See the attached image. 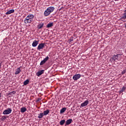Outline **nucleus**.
<instances>
[{"mask_svg":"<svg viewBox=\"0 0 126 126\" xmlns=\"http://www.w3.org/2000/svg\"><path fill=\"white\" fill-rule=\"evenodd\" d=\"M33 18H34V15L33 14L28 15L26 18H25L24 23L26 24H29L33 22Z\"/></svg>","mask_w":126,"mask_h":126,"instance_id":"obj_1","label":"nucleus"},{"mask_svg":"<svg viewBox=\"0 0 126 126\" xmlns=\"http://www.w3.org/2000/svg\"><path fill=\"white\" fill-rule=\"evenodd\" d=\"M55 10V7L50 6L48 7L44 13V16H48L51 14V12H53Z\"/></svg>","mask_w":126,"mask_h":126,"instance_id":"obj_2","label":"nucleus"},{"mask_svg":"<svg viewBox=\"0 0 126 126\" xmlns=\"http://www.w3.org/2000/svg\"><path fill=\"white\" fill-rule=\"evenodd\" d=\"M121 56H122V54H117V55H114L111 58V60H112V61H113V62H115L116 60H117V61H120V60H119V58L121 57Z\"/></svg>","mask_w":126,"mask_h":126,"instance_id":"obj_3","label":"nucleus"},{"mask_svg":"<svg viewBox=\"0 0 126 126\" xmlns=\"http://www.w3.org/2000/svg\"><path fill=\"white\" fill-rule=\"evenodd\" d=\"M11 112H12V110L10 108H8L7 109H5L3 112V115H9V114H11Z\"/></svg>","mask_w":126,"mask_h":126,"instance_id":"obj_4","label":"nucleus"},{"mask_svg":"<svg viewBox=\"0 0 126 126\" xmlns=\"http://www.w3.org/2000/svg\"><path fill=\"white\" fill-rule=\"evenodd\" d=\"M80 77H81L80 74H76L73 76V79L75 81L78 80Z\"/></svg>","mask_w":126,"mask_h":126,"instance_id":"obj_5","label":"nucleus"},{"mask_svg":"<svg viewBox=\"0 0 126 126\" xmlns=\"http://www.w3.org/2000/svg\"><path fill=\"white\" fill-rule=\"evenodd\" d=\"M45 47V43H40L37 48V50H43V49H44V47Z\"/></svg>","mask_w":126,"mask_h":126,"instance_id":"obj_6","label":"nucleus"},{"mask_svg":"<svg viewBox=\"0 0 126 126\" xmlns=\"http://www.w3.org/2000/svg\"><path fill=\"white\" fill-rule=\"evenodd\" d=\"M89 104V101L85 100L83 103L81 104L80 108H83V107H86L87 105Z\"/></svg>","mask_w":126,"mask_h":126,"instance_id":"obj_7","label":"nucleus"},{"mask_svg":"<svg viewBox=\"0 0 126 126\" xmlns=\"http://www.w3.org/2000/svg\"><path fill=\"white\" fill-rule=\"evenodd\" d=\"M49 60V56H47L43 60L41 61L40 63V65H43Z\"/></svg>","mask_w":126,"mask_h":126,"instance_id":"obj_8","label":"nucleus"},{"mask_svg":"<svg viewBox=\"0 0 126 126\" xmlns=\"http://www.w3.org/2000/svg\"><path fill=\"white\" fill-rule=\"evenodd\" d=\"M38 44H39V41L34 40L32 42V47H37Z\"/></svg>","mask_w":126,"mask_h":126,"instance_id":"obj_9","label":"nucleus"},{"mask_svg":"<svg viewBox=\"0 0 126 126\" xmlns=\"http://www.w3.org/2000/svg\"><path fill=\"white\" fill-rule=\"evenodd\" d=\"M44 27V23H40L38 24L37 26L38 29H42V28Z\"/></svg>","mask_w":126,"mask_h":126,"instance_id":"obj_10","label":"nucleus"},{"mask_svg":"<svg viewBox=\"0 0 126 126\" xmlns=\"http://www.w3.org/2000/svg\"><path fill=\"white\" fill-rule=\"evenodd\" d=\"M71 123H72V119H68L65 122V126H68Z\"/></svg>","mask_w":126,"mask_h":126,"instance_id":"obj_11","label":"nucleus"},{"mask_svg":"<svg viewBox=\"0 0 126 126\" xmlns=\"http://www.w3.org/2000/svg\"><path fill=\"white\" fill-rule=\"evenodd\" d=\"M44 70H41L38 71L37 73H36V75L37 76H40V75H42V74H43V73H44Z\"/></svg>","mask_w":126,"mask_h":126,"instance_id":"obj_12","label":"nucleus"},{"mask_svg":"<svg viewBox=\"0 0 126 126\" xmlns=\"http://www.w3.org/2000/svg\"><path fill=\"white\" fill-rule=\"evenodd\" d=\"M14 12V9H11V10H9L8 11H7L5 13V14L6 15H8V14H11V13H13Z\"/></svg>","mask_w":126,"mask_h":126,"instance_id":"obj_13","label":"nucleus"},{"mask_svg":"<svg viewBox=\"0 0 126 126\" xmlns=\"http://www.w3.org/2000/svg\"><path fill=\"white\" fill-rule=\"evenodd\" d=\"M21 71V69H20V67H18L16 69V71L15 72V74L16 75L17 74H19Z\"/></svg>","mask_w":126,"mask_h":126,"instance_id":"obj_14","label":"nucleus"},{"mask_svg":"<svg viewBox=\"0 0 126 126\" xmlns=\"http://www.w3.org/2000/svg\"><path fill=\"white\" fill-rule=\"evenodd\" d=\"M20 111L21 113H25L27 111V109L25 107H23L21 108Z\"/></svg>","mask_w":126,"mask_h":126,"instance_id":"obj_15","label":"nucleus"},{"mask_svg":"<svg viewBox=\"0 0 126 126\" xmlns=\"http://www.w3.org/2000/svg\"><path fill=\"white\" fill-rule=\"evenodd\" d=\"M121 19L122 21L124 20H126V11L123 14V16L121 17Z\"/></svg>","mask_w":126,"mask_h":126,"instance_id":"obj_16","label":"nucleus"},{"mask_svg":"<svg viewBox=\"0 0 126 126\" xmlns=\"http://www.w3.org/2000/svg\"><path fill=\"white\" fill-rule=\"evenodd\" d=\"M49 113H50V110L47 109V110L43 111V114L44 116H47V115H48Z\"/></svg>","mask_w":126,"mask_h":126,"instance_id":"obj_17","label":"nucleus"},{"mask_svg":"<svg viewBox=\"0 0 126 126\" xmlns=\"http://www.w3.org/2000/svg\"><path fill=\"white\" fill-rule=\"evenodd\" d=\"M65 111H66V108L63 107L60 110V114H63V113H64Z\"/></svg>","mask_w":126,"mask_h":126,"instance_id":"obj_18","label":"nucleus"},{"mask_svg":"<svg viewBox=\"0 0 126 126\" xmlns=\"http://www.w3.org/2000/svg\"><path fill=\"white\" fill-rule=\"evenodd\" d=\"M53 25V23H49L47 24L46 27L47 28H51V27H52Z\"/></svg>","mask_w":126,"mask_h":126,"instance_id":"obj_19","label":"nucleus"},{"mask_svg":"<svg viewBox=\"0 0 126 126\" xmlns=\"http://www.w3.org/2000/svg\"><path fill=\"white\" fill-rule=\"evenodd\" d=\"M64 123H65V120H62L60 122V126H63L64 125Z\"/></svg>","mask_w":126,"mask_h":126,"instance_id":"obj_20","label":"nucleus"},{"mask_svg":"<svg viewBox=\"0 0 126 126\" xmlns=\"http://www.w3.org/2000/svg\"><path fill=\"white\" fill-rule=\"evenodd\" d=\"M44 117V114L43 113H40L38 114V119H42Z\"/></svg>","mask_w":126,"mask_h":126,"instance_id":"obj_21","label":"nucleus"},{"mask_svg":"<svg viewBox=\"0 0 126 126\" xmlns=\"http://www.w3.org/2000/svg\"><path fill=\"white\" fill-rule=\"evenodd\" d=\"M126 87L125 86H123L121 89V90L120 91V93H123L124 92V91H125V90H126Z\"/></svg>","mask_w":126,"mask_h":126,"instance_id":"obj_22","label":"nucleus"},{"mask_svg":"<svg viewBox=\"0 0 126 126\" xmlns=\"http://www.w3.org/2000/svg\"><path fill=\"white\" fill-rule=\"evenodd\" d=\"M29 83V80L27 79L26 81L24 82V85H27Z\"/></svg>","mask_w":126,"mask_h":126,"instance_id":"obj_23","label":"nucleus"},{"mask_svg":"<svg viewBox=\"0 0 126 126\" xmlns=\"http://www.w3.org/2000/svg\"><path fill=\"white\" fill-rule=\"evenodd\" d=\"M5 119H6V117L5 116H3L1 118V120L4 122V121H5Z\"/></svg>","mask_w":126,"mask_h":126,"instance_id":"obj_24","label":"nucleus"},{"mask_svg":"<svg viewBox=\"0 0 126 126\" xmlns=\"http://www.w3.org/2000/svg\"><path fill=\"white\" fill-rule=\"evenodd\" d=\"M73 38H70L68 39V43H71V42H73Z\"/></svg>","mask_w":126,"mask_h":126,"instance_id":"obj_25","label":"nucleus"},{"mask_svg":"<svg viewBox=\"0 0 126 126\" xmlns=\"http://www.w3.org/2000/svg\"><path fill=\"white\" fill-rule=\"evenodd\" d=\"M126 69H125V70H124L122 72V75H124V74H125V73H126Z\"/></svg>","mask_w":126,"mask_h":126,"instance_id":"obj_26","label":"nucleus"},{"mask_svg":"<svg viewBox=\"0 0 126 126\" xmlns=\"http://www.w3.org/2000/svg\"><path fill=\"white\" fill-rule=\"evenodd\" d=\"M16 93V92L15 91H13V92H11L10 93V94H15Z\"/></svg>","mask_w":126,"mask_h":126,"instance_id":"obj_27","label":"nucleus"},{"mask_svg":"<svg viewBox=\"0 0 126 126\" xmlns=\"http://www.w3.org/2000/svg\"><path fill=\"white\" fill-rule=\"evenodd\" d=\"M1 98V93H0V99Z\"/></svg>","mask_w":126,"mask_h":126,"instance_id":"obj_28","label":"nucleus"},{"mask_svg":"<svg viewBox=\"0 0 126 126\" xmlns=\"http://www.w3.org/2000/svg\"><path fill=\"white\" fill-rule=\"evenodd\" d=\"M1 67V63H0V68Z\"/></svg>","mask_w":126,"mask_h":126,"instance_id":"obj_29","label":"nucleus"},{"mask_svg":"<svg viewBox=\"0 0 126 126\" xmlns=\"http://www.w3.org/2000/svg\"><path fill=\"white\" fill-rule=\"evenodd\" d=\"M115 1H118V0H114Z\"/></svg>","mask_w":126,"mask_h":126,"instance_id":"obj_30","label":"nucleus"},{"mask_svg":"<svg viewBox=\"0 0 126 126\" xmlns=\"http://www.w3.org/2000/svg\"><path fill=\"white\" fill-rule=\"evenodd\" d=\"M125 70L126 71V69H125Z\"/></svg>","mask_w":126,"mask_h":126,"instance_id":"obj_31","label":"nucleus"}]
</instances>
